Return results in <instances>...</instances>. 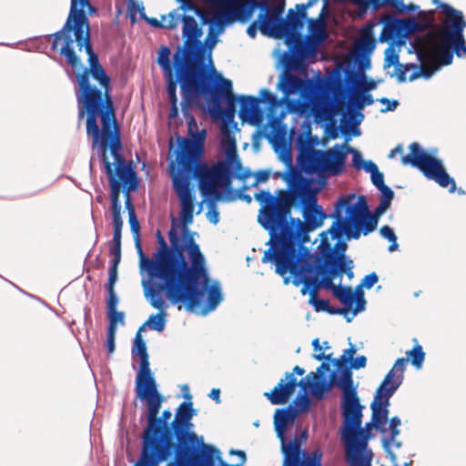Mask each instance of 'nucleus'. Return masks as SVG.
Wrapping results in <instances>:
<instances>
[{"instance_id":"e2e57ef3","label":"nucleus","mask_w":466,"mask_h":466,"mask_svg":"<svg viewBox=\"0 0 466 466\" xmlns=\"http://www.w3.org/2000/svg\"><path fill=\"white\" fill-rule=\"evenodd\" d=\"M370 177H371V181H372L373 185L377 188H380V187L385 186L384 176H383V174L381 172L379 171V168L377 169V171H375L374 173L370 174Z\"/></svg>"},{"instance_id":"c85d7f7f","label":"nucleus","mask_w":466,"mask_h":466,"mask_svg":"<svg viewBox=\"0 0 466 466\" xmlns=\"http://www.w3.org/2000/svg\"><path fill=\"white\" fill-rule=\"evenodd\" d=\"M376 46V40L370 28L362 30L359 39L354 42V52L357 56H369Z\"/></svg>"},{"instance_id":"8fccbe9b","label":"nucleus","mask_w":466,"mask_h":466,"mask_svg":"<svg viewBox=\"0 0 466 466\" xmlns=\"http://www.w3.org/2000/svg\"><path fill=\"white\" fill-rule=\"evenodd\" d=\"M379 280V278L375 272L368 274L361 280V283L359 285L360 289L364 287L367 289H371Z\"/></svg>"},{"instance_id":"a211bd4d","label":"nucleus","mask_w":466,"mask_h":466,"mask_svg":"<svg viewBox=\"0 0 466 466\" xmlns=\"http://www.w3.org/2000/svg\"><path fill=\"white\" fill-rule=\"evenodd\" d=\"M410 154L401 157V163L418 168L423 176L433 180L440 187L448 188L449 192L456 190L455 180L447 173L442 161L425 150L419 143L413 142L409 147Z\"/></svg>"},{"instance_id":"aec40b11","label":"nucleus","mask_w":466,"mask_h":466,"mask_svg":"<svg viewBox=\"0 0 466 466\" xmlns=\"http://www.w3.org/2000/svg\"><path fill=\"white\" fill-rule=\"evenodd\" d=\"M219 8L214 16V23L223 26L237 19L246 21L258 8L261 13H269L271 5L268 0H205Z\"/></svg>"},{"instance_id":"f3484780","label":"nucleus","mask_w":466,"mask_h":466,"mask_svg":"<svg viewBox=\"0 0 466 466\" xmlns=\"http://www.w3.org/2000/svg\"><path fill=\"white\" fill-rule=\"evenodd\" d=\"M298 386L303 391L309 388L311 394L318 400H322L325 394L331 390V384L320 376L315 375L314 372H309L305 379H301L299 381L293 377V373L287 372L285 378L281 379L271 391L265 392L264 396L271 404H285L294 394Z\"/></svg>"},{"instance_id":"603ef678","label":"nucleus","mask_w":466,"mask_h":466,"mask_svg":"<svg viewBox=\"0 0 466 466\" xmlns=\"http://www.w3.org/2000/svg\"><path fill=\"white\" fill-rule=\"evenodd\" d=\"M397 66L399 64V56L398 55L394 54L393 51L389 47L386 50V57L384 62V67L388 68L391 66Z\"/></svg>"},{"instance_id":"412c9836","label":"nucleus","mask_w":466,"mask_h":466,"mask_svg":"<svg viewBox=\"0 0 466 466\" xmlns=\"http://www.w3.org/2000/svg\"><path fill=\"white\" fill-rule=\"evenodd\" d=\"M195 415L193 404L191 401H183L178 406L174 420L171 421V429L166 431L167 441H170V433L176 434V443L182 447H191L194 452L197 451L196 446L198 444V435L190 431L192 426L190 420Z\"/></svg>"},{"instance_id":"6e6552de","label":"nucleus","mask_w":466,"mask_h":466,"mask_svg":"<svg viewBox=\"0 0 466 466\" xmlns=\"http://www.w3.org/2000/svg\"><path fill=\"white\" fill-rule=\"evenodd\" d=\"M390 203L380 198L374 214H371L365 197H356L354 194L342 197L335 206L332 215L335 221L329 231L333 238H339L343 234L349 239H358L361 233L366 236L376 229L379 217L390 207Z\"/></svg>"},{"instance_id":"c9c22d12","label":"nucleus","mask_w":466,"mask_h":466,"mask_svg":"<svg viewBox=\"0 0 466 466\" xmlns=\"http://www.w3.org/2000/svg\"><path fill=\"white\" fill-rule=\"evenodd\" d=\"M203 447L206 450V452L203 453L201 462L199 463L198 466H215V461H214L213 456L217 455L218 457L219 451L217 448L210 446V445L203 444ZM198 459V457L196 456V452L193 453L191 459H189L184 464V466H187L189 461L197 462Z\"/></svg>"},{"instance_id":"69168bd1","label":"nucleus","mask_w":466,"mask_h":466,"mask_svg":"<svg viewBox=\"0 0 466 466\" xmlns=\"http://www.w3.org/2000/svg\"><path fill=\"white\" fill-rule=\"evenodd\" d=\"M367 364V358L363 355L357 357L354 360L351 361L350 366H349L351 369L354 370H360L362 368H365Z\"/></svg>"},{"instance_id":"09e8293b","label":"nucleus","mask_w":466,"mask_h":466,"mask_svg":"<svg viewBox=\"0 0 466 466\" xmlns=\"http://www.w3.org/2000/svg\"><path fill=\"white\" fill-rule=\"evenodd\" d=\"M259 94L260 97L258 98L260 103H267L271 106H275L279 104L277 97L268 89L264 88L260 91Z\"/></svg>"},{"instance_id":"7c9ffc66","label":"nucleus","mask_w":466,"mask_h":466,"mask_svg":"<svg viewBox=\"0 0 466 466\" xmlns=\"http://www.w3.org/2000/svg\"><path fill=\"white\" fill-rule=\"evenodd\" d=\"M327 5L328 3L326 2L318 19H308L309 31L310 35L318 40V42H321L327 37L325 23Z\"/></svg>"},{"instance_id":"3c124183","label":"nucleus","mask_w":466,"mask_h":466,"mask_svg":"<svg viewBox=\"0 0 466 466\" xmlns=\"http://www.w3.org/2000/svg\"><path fill=\"white\" fill-rule=\"evenodd\" d=\"M168 18L167 24H165V28L175 29L182 16L177 14V10H173L168 14Z\"/></svg>"},{"instance_id":"e433bc0d","label":"nucleus","mask_w":466,"mask_h":466,"mask_svg":"<svg viewBox=\"0 0 466 466\" xmlns=\"http://www.w3.org/2000/svg\"><path fill=\"white\" fill-rule=\"evenodd\" d=\"M305 392L306 391H303L302 394H299L289 406L293 410L297 411V416L309 410L311 401Z\"/></svg>"},{"instance_id":"ddd939ff","label":"nucleus","mask_w":466,"mask_h":466,"mask_svg":"<svg viewBox=\"0 0 466 466\" xmlns=\"http://www.w3.org/2000/svg\"><path fill=\"white\" fill-rule=\"evenodd\" d=\"M284 5V3H280L273 5L268 14L260 13L258 15L259 30L267 36L285 37L289 45H294L302 49L305 45L299 32L304 26V20L295 15L292 9L289 10L286 20L281 18Z\"/></svg>"},{"instance_id":"a19ab883","label":"nucleus","mask_w":466,"mask_h":466,"mask_svg":"<svg viewBox=\"0 0 466 466\" xmlns=\"http://www.w3.org/2000/svg\"><path fill=\"white\" fill-rule=\"evenodd\" d=\"M107 317L109 319L107 329H113V330H116L117 323L118 322L124 323L125 313L122 311L113 310V311L107 312Z\"/></svg>"},{"instance_id":"774afa93","label":"nucleus","mask_w":466,"mask_h":466,"mask_svg":"<svg viewBox=\"0 0 466 466\" xmlns=\"http://www.w3.org/2000/svg\"><path fill=\"white\" fill-rule=\"evenodd\" d=\"M378 189L381 192V196H380L381 199L392 201V199L394 198V192L392 191V189L390 187H389L388 186L385 185L384 187H381Z\"/></svg>"},{"instance_id":"13d9d810","label":"nucleus","mask_w":466,"mask_h":466,"mask_svg":"<svg viewBox=\"0 0 466 466\" xmlns=\"http://www.w3.org/2000/svg\"><path fill=\"white\" fill-rule=\"evenodd\" d=\"M128 222H129L130 228H131L133 236L139 235L140 225H139V222H138V219L137 218V214L136 213L129 214V216H128Z\"/></svg>"},{"instance_id":"f704fd0d","label":"nucleus","mask_w":466,"mask_h":466,"mask_svg":"<svg viewBox=\"0 0 466 466\" xmlns=\"http://www.w3.org/2000/svg\"><path fill=\"white\" fill-rule=\"evenodd\" d=\"M135 245L137 251L140 258V266L142 269H146L149 276L157 278V268L150 264V261H156L154 257L152 258H148L143 252L140 237L139 235L134 236Z\"/></svg>"},{"instance_id":"7ed1b4c3","label":"nucleus","mask_w":466,"mask_h":466,"mask_svg":"<svg viewBox=\"0 0 466 466\" xmlns=\"http://www.w3.org/2000/svg\"><path fill=\"white\" fill-rule=\"evenodd\" d=\"M189 137H177V148L174 150L175 159L168 166L172 186L180 202V219L185 224H191L195 209V191L192 180L196 178L201 194L222 198L220 188L230 189L232 171L234 177L245 180L251 176L249 170H244L232 141L226 151V161H219L212 167L201 162L205 152L207 131H198L194 117L188 122Z\"/></svg>"},{"instance_id":"0e129e2a","label":"nucleus","mask_w":466,"mask_h":466,"mask_svg":"<svg viewBox=\"0 0 466 466\" xmlns=\"http://www.w3.org/2000/svg\"><path fill=\"white\" fill-rule=\"evenodd\" d=\"M219 213L214 205H210L207 213L208 219L210 223L216 225L218 223Z\"/></svg>"},{"instance_id":"bb28decb","label":"nucleus","mask_w":466,"mask_h":466,"mask_svg":"<svg viewBox=\"0 0 466 466\" xmlns=\"http://www.w3.org/2000/svg\"><path fill=\"white\" fill-rule=\"evenodd\" d=\"M161 290L157 289H149L145 291V295L147 298H149L150 305L158 309V313L150 315L147 321L145 324L148 325L151 329L161 332L165 329L166 325V312H165V301L160 297L159 292Z\"/></svg>"},{"instance_id":"4d7b16f0","label":"nucleus","mask_w":466,"mask_h":466,"mask_svg":"<svg viewBox=\"0 0 466 466\" xmlns=\"http://www.w3.org/2000/svg\"><path fill=\"white\" fill-rule=\"evenodd\" d=\"M116 330L107 329L106 332V349L108 354H112L115 351V339Z\"/></svg>"},{"instance_id":"5fc2aeb1","label":"nucleus","mask_w":466,"mask_h":466,"mask_svg":"<svg viewBox=\"0 0 466 466\" xmlns=\"http://www.w3.org/2000/svg\"><path fill=\"white\" fill-rule=\"evenodd\" d=\"M385 6L392 7L396 13L403 14L406 12V5L402 0H386Z\"/></svg>"},{"instance_id":"4468645a","label":"nucleus","mask_w":466,"mask_h":466,"mask_svg":"<svg viewBox=\"0 0 466 466\" xmlns=\"http://www.w3.org/2000/svg\"><path fill=\"white\" fill-rule=\"evenodd\" d=\"M297 417V411L291 408L279 409L274 415V426L278 437L281 441L284 453L283 466H321L322 452L316 450L310 453L301 451V441L298 438L286 442L285 431Z\"/></svg>"},{"instance_id":"0eeeda50","label":"nucleus","mask_w":466,"mask_h":466,"mask_svg":"<svg viewBox=\"0 0 466 466\" xmlns=\"http://www.w3.org/2000/svg\"><path fill=\"white\" fill-rule=\"evenodd\" d=\"M390 203L380 198L374 214H371L365 197H356L354 194L342 197L335 206L332 215L335 221L329 231L333 238H339L343 234L349 239H358L361 233L366 236L376 229L379 217L390 207Z\"/></svg>"},{"instance_id":"473e14b6","label":"nucleus","mask_w":466,"mask_h":466,"mask_svg":"<svg viewBox=\"0 0 466 466\" xmlns=\"http://www.w3.org/2000/svg\"><path fill=\"white\" fill-rule=\"evenodd\" d=\"M198 289L203 290L202 298L204 297L205 292H208L207 311L215 309L222 300V293L219 285L218 283H214L209 286L208 282L206 288L199 285Z\"/></svg>"},{"instance_id":"338daca9","label":"nucleus","mask_w":466,"mask_h":466,"mask_svg":"<svg viewBox=\"0 0 466 466\" xmlns=\"http://www.w3.org/2000/svg\"><path fill=\"white\" fill-rule=\"evenodd\" d=\"M118 298L116 294H109L106 301L107 312L116 310Z\"/></svg>"},{"instance_id":"2f4dec72","label":"nucleus","mask_w":466,"mask_h":466,"mask_svg":"<svg viewBox=\"0 0 466 466\" xmlns=\"http://www.w3.org/2000/svg\"><path fill=\"white\" fill-rule=\"evenodd\" d=\"M238 101L240 103L239 116L242 119L251 117L258 109L260 100L258 97L253 96H239Z\"/></svg>"},{"instance_id":"dca6fc26","label":"nucleus","mask_w":466,"mask_h":466,"mask_svg":"<svg viewBox=\"0 0 466 466\" xmlns=\"http://www.w3.org/2000/svg\"><path fill=\"white\" fill-rule=\"evenodd\" d=\"M403 359H398L392 369L387 373L384 380L377 389L376 395L370 404L372 410L371 420L374 427L382 433L387 431L386 424L388 422L390 398L400 386L404 375Z\"/></svg>"},{"instance_id":"6e6d98bb","label":"nucleus","mask_w":466,"mask_h":466,"mask_svg":"<svg viewBox=\"0 0 466 466\" xmlns=\"http://www.w3.org/2000/svg\"><path fill=\"white\" fill-rule=\"evenodd\" d=\"M401 420L399 417L394 416L390 420V431L391 435V440L395 439L400 434L399 426L400 425Z\"/></svg>"},{"instance_id":"49530a36","label":"nucleus","mask_w":466,"mask_h":466,"mask_svg":"<svg viewBox=\"0 0 466 466\" xmlns=\"http://www.w3.org/2000/svg\"><path fill=\"white\" fill-rule=\"evenodd\" d=\"M344 146V149L346 148L345 151H350L352 153V164H353V167L357 169V170H360L362 168V166L364 164V159L362 158L361 157V154L356 150V149H353L346 145H343Z\"/></svg>"},{"instance_id":"37998d69","label":"nucleus","mask_w":466,"mask_h":466,"mask_svg":"<svg viewBox=\"0 0 466 466\" xmlns=\"http://www.w3.org/2000/svg\"><path fill=\"white\" fill-rule=\"evenodd\" d=\"M386 0H362L360 4V10L366 12L369 7L374 10H379L385 7Z\"/></svg>"},{"instance_id":"393cba45","label":"nucleus","mask_w":466,"mask_h":466,"mask_svg":"<svg viewBox=\"0 0 466 466\" xmlns=\"http://www.w3.org/2000/svg\"><path fill=\"white\" fill-rule=\"evenodd\" d=\"M313 83L309 80L303 79L289 72H284L279 83V88L287 98L291 95H299L302 98H308L313 91Z\"/></svg>"},{"instance_id":"cd10ccee","label":"nucleus","mask_w":466,"mask_h":466,"mask_svg":"<svg viewBox=\"0 0 466 466\" xmlns=\"http://www.w3.org/2000/svg\"><path fill=\"white\" fill-rule=\"evenodd\" d=\"M170 49L162 46L158 51L157 63L161 66L165 77L167 85H168L171 81L175 83H180V89L182 90V83L184 81V76H179L177 69L175 66L170 62Z\"/></svg>"},{"instance_id":"4c0bfd02","label":"nucleus","mask_w":466,"mask_h":466,"mask_svg":"<svg viewBox=\"0 0 466 466\" xmlns=\"http://www.w3.org/2000/svg\"><path fill=\"white\" fill-rule=\"evenodd\" d=\"M177 85L174 81H171L168 85H167V93L170 101V113L169 117L175 118L178 116V106H177Z\"/></svg>"},{"instance_id":"de8ad7c7","label":"nucleus","mask_w":466,"mask_h":466,"mask_svg":"<svg viewBox=\"0 0 466 466\" xmlns=\"http://www.w3.org/2000/svg\"><path fill=\"white\" fill-rule=\"evenodd\" d=\"M109 254L113 256L110 266L118 267L121 260V244L112 243Z\"/></svg>"},{"instance_id":"79ce46f5","label":"nucleus","mask_w":466,"mask_h":466,"mask_svg":"<svg viewBox=\"0 0 466 466\" xmlns=\"http://www.w3.org/2000/svg\"><path fill=\"white\" fill-rule=\"evenodd\" d=\"M86 9L88 15L96 13V9L90 4L89 0H71L70 10Z\"/></svg>"},{"instance_id":"9d476101","label":"nucleus","mask_w":466,"mask_h":466,"mask_svg":"<svg viewBox=\"0 0 466 466\" xmlns=\"http://www.w3.org/2000/svg\"><path fill=\"white\" fill-rule=\"evenodd\" d=\"M220 83L216 86L206 70L197 74L182 83L181 110L186 118L190 121L194 117L190 114V106L200 96L208 97L213 110L232 118L236 113L238 97L232 92V82L219 76Z\"/></svg>"},{"instance_id":"6ab92c4d","label":"nucleus","mask_w":466,"mask_h":466,"mask_svg":"<svg viewBox=\"0 0 466 466\" xmlns=\"http://www.w3.org/2000/svg\"><path fill=\"white\" fill-rule=\"evenodd\" d=\"M308 263L314 264L318 267L308 270V267H306L304 263H297L295 268L290 267V269H288L286 274L290 273L293 277L292 283L294 286L299 287L300 284H303L300 292L303 295L309 293V303L314 307L316 311L327 312L329 306V300L318 298V290L321 286V281L319 279V276L325 273L322 260H311L308 261Z\"/></svg>"},{"instance_id":"9b49d317","label":"nucleus","mask_w":466,"mask_h":466,"mask_svg":"<svg viewBox=\"0 0 466 466\" xmlns=\"http://www.w3.org/2000/svg\"><path fill=\"white\" fill-rule=\"evenodd\" d=\"M101 147L105 172L110 187V202L113 222L123 221L121 218L120 192L122 186H128V190L137 187V174L131 163L127 164L121 155V140L110 141L105 148Z\"/></svg>"},{"instance_id":"58836bf2","label":"nucleus","mask_w":466,"mask_h":466,"mask_svg":"<svg viewBox=\"0 0 466 466\" xmlns=\"http://www.w3.org/2000/svg\"><path fill=\"white\" fill-rule=\"evenodd\" d=\"M420 62V67H418L416 65H413V64H406V65H397L396 66V76H397V78H398V81L402 83V82H405L407 80V72L410 70V69H413V72L409 76V80L410 81H413L414 79H410V76L414 74V73H417L418 71H420L421 68H422V62L421 60L419 58Z\"/></svg>"},{"instance_id":"4be33fe9","label":"nucleus","mask_w":466,"mask_h":466,"mask_svg":"<svg viewBox=\"0 0 466 466\" xmlns=\"http://www.w3.org/2000/svg\"><path fill=\"white\" fill-rule=\"evenodd\" d=\"M342 419L344 420L343 416H342ZM361 423H362V420L360 421V428H358V431L359 430L363 431L364 435L363 436L358 435L356 437V439H355L356 449H355V451H352V452H350L347 440L344 437L345 423L343 422V424H342L341 439L345 445L346 459H347L348 463L350 466H371L370 465L371 454L368 457L366 454H364V451L368 445V441H369V436H370L369 431L374 427V424H373V421L371 420V422H368L366 424L365 429H362Z\"/></svg>"},{"instance_id":"5701e85b","label":"nucleus","mask_w":466,"mask_h":466,"mask_svg":"<svg viewBox=\"0 0 466 466\" xmlns=\"http://www.w3.org/2000/svg\"><path fill=\"white\" fill-rule=\"evenodd\" d=\"M144 329L145 324H143L137 330L132 349L133 355H137L140 358L139 370L136 377L135 389H140L147 385L157 382L154 374L150 370L149 356L147 351L146 343L141 337V331Z\"/></svg>"},{"instance_id":"ea45409f","label":"nucleus","mask_w":466,"mask_h":466,"mask_svg":"<svg viewBox=\"0 0 466 466\" xmlns=\"http://www.w3.org/2000/svg\"><path fill=\"white\" fill-rule=\"evenodd\" d=\"M380 233L384 238H386L390 242H391L388 248L389 251L393 252V251L397 250L399 245L397 243V237L394 233L393 229L390 226L385 225L380 228Z\"/></svg>"},{"instance_id":"a878e982","label":"nucleus","mask_w":466,"mask_h":466,"mask_svg":"<svg viewBox=\"0 0 466 466\" xmlns=\"http://www.w3.org/2000/svg\"><path fill=\"white\" fill-rule=\"evenodd\" d=\"M334 297L344 305L348 311H352L353 316L365 309L366 300L360 286H357L355 291L350 286L339 285L334 292Z\"/></svg>"},{"instance_id":"20e7f679","label":"nucleus","mask_w":466,"mask_h":466,"mask_svg":"<svg viewBox=\"0 0 466 466\" xmlns=\"http://www.w3.org/2000/svg\"><path fill=\"white\" fill-rule=\"evenodd\" d=\"M181 222L183 242L172 226L168 231L170 248L167 247L161 259L150 261V264L157 268V279L160 280L158 289L171 304H183L191 311L201 304L203 290L198 286L206 288L210 279L205 257L187 228L189 224Z\"/></svg>"},{"instance_id":"052dcab7","label":"nucleus","mask_w":466,"mask_h":466,"mask_svg":"<svg viewBox=\"0 0 466 466\" xmlns=\"http://www.w3.org/2000/svg\"><path fill=\"white\" fill-rule=\"evenodd\" d=\"M323 267H325V264L322 262ZM325 273L323 274L325 277L323 279V285L327 289H330L332 291V294L334 295V292L336 289H338V286L335 285L332 281V276L330 274H328V270L326 268H324Z\"/></svg>"},{"instance_id":"f8f14e48","label":"nucleus","mask_w":466,"mask_h":466,"mask_svg":"<svg viewBox=\"0 0 466 466\" xmlns=\"http://www.w3.org/2000/svg\"><path fill=\"white\" fill-rule=\"evenodd\" d=\"M182 36L185 39L183 47H178L174 54V66L184 81L194 77L205 70L198 61L201 50L199 38L203 32L196 19L191 15H183Z\"/></svg>"},{"instance_id":"f257e3e1","label":"nucleus","mask_w":466,"mask_h":466,"mask_svg":"<svg viewBox=\"0 0 466 466\" xmlns=\"http://www.w3.org/2000/svg\"><path fill=\"white\" fill-rule=\"evenodd\" d=\"M254 198L261 205L258 222L270 236V248L264 252L262 262H273L282 277L297 263H304L308 270L316 268L308 261L322 258L302 247L309 241V232L320 228L327 218L315 194L306 187H294L279 189L276 196L261 190Z\"/></svg>"},{"instance_id":"39448f33","label":"nucleus","mask_w":466,"mask_h":466,"mask_svg":"<svg viewBox=\"0 0 466 466\" xmlns=\"http://www.w3.org/2000/svg\"><path fill=\"white\" fill-rule=\"evenodd\" d=\"M135 390L137 398L145 401L147 426L142 434L140 457L134 466H158L173 454L175 459L167 466H184L191 459L194 449L177 444L175 433H170V441H167L166 431L171 429V422L168 424V420L172 417V412L165 410L161 416H158L164 397L158 391L157 382Z\"/></svg>"},{"instance_id":"a18cd8bd","label":"nucleus","mask_w":466,"mask_h":466,"mask_svg":"<svg viewBox=\"0 0 466 466\" xmlns=\"http://www.w3.org/2000/svg\"><path fill=\"white\" fill-rule=\"evenodd\" d=\"M128 2V11L130 12L131 15V22H136V14L138 12L140 13V16L142 17V13H145V7L142 4H138L136 2V0H127Z\"/></svg>"},{"instance_id":"1a4fd4ad","label":"nucleus","mask_w":466,"mask_h":466,"mask_svg":"<svg viewBox=\"0 0 466 466\" xmlns=\"http://www.w3.org/2000/svg\"><path fill=\"white\" fill-rule=\"evenodd\" d=\"M357 352L354 345L347 349L343 354L332 360L339 376L335 371L330 374V382L332 386H336L342 390V415L344 417L345 431L344 437L347 440L350 452L355 451V439L359 435L363 436L364 431L360 428L363 406L360 402L356 387L354 386L352 371L349 367V362L353 360V356Z\"/></svg>"},{"instance_id":"864d4df0","label":"nucleus","mask_w":466,"mask_h":466,"mask_svg":"<svg viewBox=\"0 0 466 466\" xmlns=\"http://www.w3.org/2000/svg\"><path fill=\"white\" fill-rule=\"evenodd\" d=\"M349 106L350 108L357 111H360L365 107L358 91L352 96L350 97Z\"/></svg>"},{"instance_id":"2eb2a0df","label":"nucleus","mask_w":466,"mask_h":466,"mask_svg":"<svg viewBox=\"0 0 466 466\" xmlns=\"http://www.w3.org/2000/svg\"><path fill=\"white\" fill-rule=\"evenodd\" d=\"M347 151L343 145H335L333 147L319 150L308 147L299 157L301 168L308 174H316L319 177L338 176L344 170Z\"/></svg>"},{"instance_id":"c756f323","label":"nucleus","mask_w":466,"mask_h":466,"mask_svg":"<svg viewBox=\"0 0 466 466\" xmlns=\"http://www.w3.org/2000/svg\"><path fill=\"white\" fill-rule=\"evenodd\" d=\"M325 264L334 268V275L336 269H339V273H345L350 279L353 277L352 260H347L345 255L336 258L333 253H329L325 258Z\"/></svg>"},{"instance_id":"72a5a7b5","label":"nucleus","mask_w":466,"mask_h":466,"mask_svg":"<svg viewBox=\"0 0 466 466\" xmlns=\"http://www.w3.org/2000/svg\"><path fill=\"white\" fill-rule=\"evenodd\" d=\"M413 341L415 342V345L410 350L406 352L407 358H402L405 360L404 370H406L408 361H410L412 366L419 370L422 367L425 360V352L423 351L422 347L418 343L417 339H413Z\"/></svg>"},{"instance_id":"423d86ee","label":"nucleus","mask_w":466,"mask_h":466,"mask_svg":"<svg viewBox=\"0 0 466 466\" xmlns=\"http://www.w3.org/2000/svg\"><path fill=\"white\" fill-rule=\"evenodd\" d=\"M432 3L441 8L445 18L438 28L414 38L412 46L422 62V68L414 73L410 79L431 77L441 66L451 65L454 54L458 57L466 56L463 34L466 21L462 12L440 0H432Z\"/></svg>"},{"instance_id":"680f3d73","label":"nucleus","mask_w":466,"mask_h":466,"mask_svg":"<svg viewBox=\"0 0 466 466\" xmlns=\"http://www.w3.org/2000/svg\"><path fill=\"white\" fill-rule=\"evenodd\" d=\"M270 173L268 170H259L255 174V181L251 187H258L259 183L266 182L269 178Z\"/></svg>"},{"instance_id":"f03ea898","label":"nucleus","mask_w":466,"mask_h":466,"mask_svg":"<svg viewBox=\"0 0 466 466\" xmlns=\"http://www.w3.org/2000/svg\"><path fill=\"white\" fill-rule=\"evenodd\" d=\"M86 9L70 10L62 29L47 35L53 39L51 47L58 50L59 41L63 44L59 49L67 63L75 67L80 64V58L73 48L74 40L79 51L85 48L88 55L89 67L76 75L79 93L76 94L79 105L78 120L86 114V129L92 137L93 147L105 148L110 141L120 140V129L116 116V109L111 96V79L100 65L97 55L94 52L89 20Z\"/></svg>"},{"instance_id":"b1692460","label":"nucleus","mask_w":466,"mask_h":466,"mask_svg":"<svg viewBox=\"0 0 466 466\" xmlns=\"http://www.w3.org/2000/svg\"><path fill=\"white\" fill-rule=\"evenodd\" d=\"M434 10L420 11L417 18L408 19H392L385 25L384 29L389 32L390 36H395L399 34L401 26L406 27L410 31H424L433 25L434 22Z\"/></svg>"},{"instance_id":"c03bdc74","label":"nucleus","mask_w":466,"mask_h":466,"mask_svg":"<svg viewBox=\"0 0 466 466\" xmlns=\"http://www.w3.org/2000/svg\"><path fill=\"white\" fill-rule=\"evenodd\" d=\"M156 237H157V243H158L159 247H158L157 252L154 254V258L161 259V258H163V255L167 247V243L165 240L161 231L159 229L157 230Z\"/></svg>"},{"instance_id":"bf43d9fd","label":"nucleus","mask_w":466,"mask_h":466,"mask_svg":"<svg viewBox=\"0 0 466 466\" xmlns=\"http://www.w3.org/2000/svg\"><path fill=\"white\" fill-rule=\"evenodd\" d=\"M113 226H114V232H113L112 243L121 244V232H122V228H123V221L113 222Z\"/></svg>"}]
</instances>
